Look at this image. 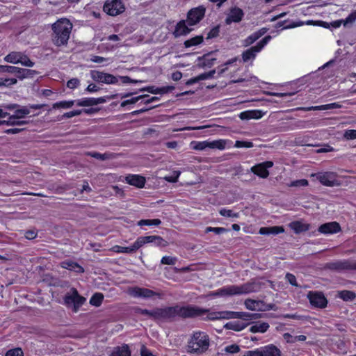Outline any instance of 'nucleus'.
<instances>
[{
  "instance_id": "obj_1",
  "label": "nucleus",
  "mask_w": 356,
  "mask_h": 356,
  "mask_svg": "<svg viewBox=\"0 0 356 356\" xmlns=\"http://www.w3.org/2000/svg\"><path fill=\"white\" fill-rule=\"evenodd\" d=\"M200 310L197 308H188V307H166L164 308H155L154 321H172L176 316L184 318H193L195 315L200 314Z\"/></svg>"
},
{
  "instance_id": "obj_2",
  "label": "nucleus",
  "mask_w": 356,
  "mask_h": 356,
  "mask_svg": "<svg viewBox=\"0 0 356 356\" xmlns=\"http://www.w3.org/2000/svg\"><path fill=\"white\" fill-rule=\"evenodd\" d=\"M209 336L204 332H196L188 341L186 351L189 354L200 355L209 349Z\"/></svg>"
},
{
  "instance_id": "obj_3",
  "label": "nucleus",
  "mask_w": 356,
  "mask_h": 356,
  "mask_svg": "<svg viewBox=\"0 0 356 356\" xmlns=\"http://www.w3.org/2000/svg\"><path fill=\"white\" fill-rule=\"evenodd\" d=\"M72 29V24L67 19H61L54 23L52 25L54 43L58 47L67 44Z\"/></svg>"
},
{
  "instance_id": "obj_4",
  "label": "nucleus",
  "mask_w": 356,
  "mask_h": 356,
  "mask_svg": "<svg viewBox=\"0 0 356 356\" xmlns=\"http://www.w3.org/2000/svg\"><path fill=\"white\" fill-rule=\"evenodd\" d=\"M86 299L80 296L75 288H72L64 297V303L68 307H72L74 312H77L84 304Z\"/></svg>"
},
{
  "instance_id": "obj_5",
  "label": "nucleus",
  "mask_w": 356,
  "mask_h": 356,
  "mask_svg": "<svg viewBox=\"0 0 356 356\" xmlns=\"http://www.w3.org/2000/svg\"><path fill=\"white\" fill-rule=\"evenodd\" d=\"M281 350L275 345L270 344L256 350H248L243 356H281Z\"/></svg>"
},
{
  "instance_id": "obj_6",
  "label": "nucleus",
  "mask_w": 356,
  "mask_h": 356,
  "mask_svg": "<svg viewBox=\"0 0 356 356\" xmlns=\"http://www.w3.org/2000/svg\"><path fill=\"white\" fill-rule=\"evenodd\" d=\"M270 40L271 36L267 35L260 40L257 45L243 51L242 54L243 61L245 63L250 60H253L256 57V54L259 52Z\"/></svg>"
},
{
  "instance_id": "obj_7",
  "label": "nucleus",
  "mask_w": 356,
  "mask_h": 356,
  "mask_svg": "<svg viewBox=\"0 0 356 356\" xmlns=\"http://www.w3.org/2000/svg\"><path fill=\"white\" fill-rule=\"evenodd\" d=\"M325 267L336 271L356 270V261L349 259L339 260L327 263Z\"/></svg>"
},
{
  "instance_id": "obj_8",
  "label": "nucleus",
  "mask_w": 356,
  "mask_h": 356,
  "mask_svg": "<svg viewBox=\"0 0 356 356\" xmlns=\"http://www.w3.org/2000/svg\"><path fill=\"white\" fill-rule=\"evenodd\" d=\"M313 177H316L321 184L326 186L339 185V181L337 179V174L333 172L313 173Z\"/></svg>"
},
{
  "instance_id": "obj_9",
  "label": "nucleus",
  "mask_w": 356,
  "mask_h": 356,
  "mask_svg": "<svg viewBox=\"0 0 356 356\" xmlns=\"http://www.w3.org/2000/svg\"><path fill=\"white\" fill-rule=\"evenodd\" d=\"M128 293L134 298H142L145 299L152 298L154 296L161 297V294L147 288L134 286L129 288Z\"/></svg>"
},
{
  "instance_id": "obj_10",
  "label": "nucleus",
  "mask_w": 356,
  "mask_h": 356,
  "mask_svg": "<svg viewBox=\"0 0 356 356\" xmlns=\"http://www.w3.org/2000/svg\"><path fill=\"white\" fill-rule=\"evenodd\" d=\"M91 78L96 82L104 83L106 84H115L118 81V79L114 75L97 70L90 71Z\"/></svg>"
},
{
  "instance_id": "obj_11",
  "label": "nucleus",
  "mask_w": 356,
  "mask_h": 356,
  "mask_svg": "<svg viewBox=\"0 0 356 356\" xmlns=\"http://www.w3.org/2000/svg\"><path fill=\"white\" fill-rule=\"evenodd\" d=\"M235 295L248 294L257 292L261 289V284L257 282H249L240 286L234 285Z\"/></svg>"
},
{
  "instance_id": "obj_12",
  "label": "nucleus",
  "mask_w": 356,
  "mask_h": 356,
  "mask_svg": "<svg viewBox=\"0 0 356 356\" xmlns=\"http://www.w3.org/2000/svg\"><path fill=\"white\" fill-rule=\"evenodd\" d=\"M104 10L110 15L115 16L124 12V7L121 0L107 1L104 6Z\"/></svg>"
},
{
  "instance_id": "obj_13",
  "label": "nucleus",
  "mask_w": 356,
  "mask_h": 356,
  "mask_svg": "<svg viewBox=\"0 0 356 356\" xmlns=\"http://www.w3.org/2000/svg\"><path fill=\"white\" fill-rule=\"evenodd\" d=\"M206 9L204 6L190 10L187 15V22L189 26H193L200 22L205 15Z\"/></svg>"
},
{
  "instance_id": "obj_14",
  "label": "nucleus",
  "mask_w": 356,
  "mask_h": 356,
  "mask_svg": "<svg viewBox=\"0 0 356 356\" xmlns=\"http://www.w3.org/2000/svg\"><path fill=\"white\" fill-rule=\"evenodd\" d=\"M273 161H267L252 167L251 171L261 178H267L269 175L268 168L273 167Z\"/></svg>"
},
{
  "instance_id": "obj_15",
  "label": "nucleus",
  "mask_w": 356,
  "mask_h": 356,
  "mask_svg": "<svg viewBox=\"0 0 356 356\" xmlns=\"http://www.w3.org/2000/svg\"><path fill=\"white\" fill-rule=\"evenodd\" d=\"M138 240L142 247L145 243H152L159 247H165L168 243L159 236H147L138 237Z\"/></svg>"
},
{
  "instance_id": "obj_16",
  "label": "nucleus",
  "mask_w": 356,
  "mask_h": 356,
  "mask_svg": "<svg viewBox=\"0 0 356 356\" xmlns=\"http://www.w3.org/2000/svg\"><path fill=\"white\" fill-rule=\"evenodd\" d=\"M341 231V226L336 221L324 223L318 227V232L324 234H334Z\"/></svg>"
},
{
  "instance_id": "obj_17",
  "label": "nucleus",
  "mask_w": 356,
  "mask_h": 356,
  "mask_svg": "<svg viewBox=\"0 0 356 356\" xmlns=\"http://www.w3.org/2000/svg\"><path fill=\"white\" fill-rule=\"evenodd\" d=\"M244 16V12L238 7H234L230 9L229 13L225 19L226 24H230L232 22H240Z\"/></svg>"
},
{
  "instance_id": "obj_18",
  "label": "nucleus",
  "mask_w": 356,
  "mask_h": 356,
  "mask_svg": "<svg viewBox=\"0 0 356 356\" xmlns=\"http://www.w3.org/2000/svg\"><path fill=\"white\" fill-rule=\"evenodd\" d=\"M331 349L337 354L345 355L348 352L346 343L341 339H332Z\"/></svg>"
},
{
  "instance_id": "obj_19",
  "label": "nucleus",
  "mask_w": 356,
  "mask_h": 356,
  "mask_svg": "<svg viewBox=\"0 0 356 356\" xmlns=\"http://www.w3.org/2000/svg\"><path fill=\"white\" fill-rule=\"evenodd\" d=\"M327 300L323 292H313V307L324 309L327 305Z\"/></svg>"
},
{
  "instance_id": "obj_20",
  "label": "nucleus",
  "mask_w": 356,
  "mask_h": 356,
  "mask_svg": "<svg viewBox=\"0 0 356 356\" xmlns=\"http://www.w3.org/2000/svg\"><path fill=\"white\" fill-rule=\"evenodd\" d=\"M215 52L216 51H211L204 54L202 56L198 57L197 60L199 63L197 64V66L200 68L211 67L216 58H211L210 56Z\"/></svg>"
},
{
  "instance_id": "obj_21",
  "label": "nucleus",
  "mask_w": 356,
  "mask_h": 356,
  "mask_svg": "<svg viewBox=\"0 0 356 356\" xmlns=\"http://www.w3.org/2000/svg\"><path fill=\"white\" fill-rule=\"evenodd\" d=\"M105 102L106 98L104 97L99 98H83L76 101V104L78 106H91Z\"/></svg>"
},
{
  "instance_id": "obj_22",
  "label": "nucleus",
  "mask_w": 356,
  "mask_h": 356,
  "mask_svg": "<svg viewBox=\"0 0 356 356\" xmlns=\"http://www.w3.org/2000/svg\"><path fill=\"white\" fill-rule=\"evenodd\" d=\"M126 181L138 188H143L145 184V178L138 175H129L125 177Z\"/></svg>"
},
{
  "instance_id": "obj_23",
  "label": "nucleus",
  "mask_w": 356,
  "mask_h": 356,
  "mask_svg": "<svg viewBox=\"0 0 356 356\" xmlns=\"http://www.w3.org/2000/svg\"><path fill=\"white\" fill-rule=\"evenodd\" d=\"M192 30V29H190L186 26L184 20H181L177 24L173 35L175 38H178L181 35H186L188 34Z\"/></svg>"
},
{
  "instance_id": "obj_24",
  "label": "nucleus",
  "mask_w": 356,
  "mask_h": 356,
  "mask_svg": "<svg viewBox=\"0 0 356 356\" xmlns=\"http://www.w3.org/2000/svg\"><path fill=\"white\" fill-rule=\"evenodd\" d=\"M140 248V244L138 238L137 240L130 247L115 245L113 248L115 252L118 253H133L138 250Z\"/></svg>"
},
{
  "instance_id": "obj_25",
  "label": "nucleus",
  "mask_w": 356,
  "mask_h": 356,
  "mask_svg": "<svg viewBox=\"0 0 356 356\" xmlns=\"http://www.w3.org/2000/svg\"><path fill=\"white\" fill-rule=\"evenodd\" d=\"M264 302L263 300H257L248 298L245 300L244 305L245 307L249 310L261 312L260 309L264 308Z\"/></svg>"
},
{
  "instance_id": "obj_26",
  "label": "nucleus",
  "mask_w": 356,
  "mask_h": 356,
  "mask_svg": "<svg viewBox=\"0 0 356 356\" xmlns=\"http://www.w3.org/2000/svg\"><path fill=\"white\" fill-rule=\"evenodd\" d=\"M188 308H197L200 310H201V312H200V314L195 315L194 317L200 316H202V315L207 314V316L206 318H204L205 320H209V321L219 320V312H210L209 309H202V308L195 307V306H194V307L188 306Z\"/></svg>"
},
{
  "instance_id": "obj_27",
  "label": "nucleus",
  "mask_w": 356,
  "mask_h": 356,
  "mask_svg": "<svg viewBox=\"0 0 356 356\" xmlns=\"http://www.w3.org/2000/svg\"><path fill=\"white\" fill-rule=\"evenodd\" d=\"M60 266L63 268L74 270L78 273H82L84 272V269L82 266H81L78 263L72 261H63L61 262Z\"/></svg>"
},
{
  "instance_id": "obj_28",
  "label": "nucleus",
  "mask_w": 356,
  "mask_h": 356,
  "mask_svg": "<svg viewBox=\"0 0 356 356\" xmlns=\"http://www.w3.org/2000/svg\"><path fill=\"white\" fill-rule=\"evenodd\" d=\"M264 115V113L259 110L247 111L241 113L239 117L241 120L259 119Z\"/></svg>"
},
{
  "instance_id": "obj_29",
  "label": "nucleus",
  "mask_w": 356,
  "mask_h": 356,
  "mask_svg": "<svg viewBox=\"0 0 356 356\" xmlns=\"http://www.w3.org/2000/svg\"><path fill=\"white\" fill-rule=\"evenodd\" d=\"M251 323H245V322H240V321H232L227 323L224 327L227 330H232L236 332L241 331L248 327L249 325H250Z\"/></svg>"
},
{
  "instance_id": "obj_30",
  "label": "nucleus",
  "mask_w": 356,
  "mask_h": 356,
  "mask_svg": "<svg viewBox=\"0 0 356 356\" xmlns=\"http://www.w3.org/2000/svg\"><path fill=\"white\" fill-rule=\"evenodd\" d=\"M38 72L35 70H29V69H24V68H18V72L17 74V77L20 80H22L26 78H33L34 76L37 75Z\"/></svg>"
},
{
  "instance_id": "obj_31",
  "label": "nucleus",
  "mask_w": 356,
  "mask_h": 356,
  "mask_svg": "<svg viewBox=\"0 0 356 356\" xmlns=\"http://www.w3.org/2000/svg\"><path fill=\"white\" fill-rule=\"evenodd\" d=\"M111 356H131V351L128 345L115 347Z\"/></svg>"
},
{
  "instance_id": "obj_32",
  "label": "nucleus",
  "mask_w": 356,
  "mask_h": 356,
  "mask_svg": "<svg viewBox=\"0 0 356 356\" xmlns=\"http://www.w3.org/2000/svg\"><path fill=\"white\" fill-rule=\"evenodd\" d=\"M268 328H269V324L268 323L257 322V323H254V325H252L250 327V331L253 333H256V332L264 333L268 330Z\"/></svg>"
},
{
  "instance_id": "obj_33",
  "label": "nucleus",
  "mask_w": 356,
  "mask_h": 356,
  "mask_svg": "<svg viewBox=\"0 0 356 356\" xmlns=\"http://www.w3.org/2000/svg\"><path fill=\"white\" fill-rule=\"evenodd\" d=\"M22 53L21 52H17V51H13L10 54H8L5 58V61L8 63H11L13 64L20 63V61H22Z\"/></svg>"
},
{
  "instance_id": "obj_34",
  "label": "nucleus",
  "mask_w": 356,
  "mask_h": 356,
  "mask_svg": "<svg viewBox=\"0 0 356 356\" xmlns=\"http://www.w3.org/2000/svg\"><path fill=\"white\" fill-rule=\"evenodd\" d=\"M17 119H20L15 115H10L8 120H6V125L8 126H22L27 124L29 123L28 121L26 120H17Z\"/></svg>"
},
{
  "instance_id": "obj_35",
  "label": "nucleus",
  "mask_w": 356,
  "mask_h": 356,
  "mask_svg": "<svg viewBox=\"0 0 356 356\" xmlns=\"http://www.w3.org/2000/svg\"><path fill=\"white\" fill-rule=\"evenodd\" d=\"M339 297L344 301H351L356 298V293L352 291L343 290L339 292Z\"/></svg>"
},
{
  "instance_id": "obj_36",
  "label": "nucleus",
  "mask_w": 356,
  "mask_h": 356,
  "mask_svg": "<svg viewBox=\"0 0 356 356\" xmlns=\"http://www.w3.org/2000/svg\"><path fill=\"white\" fill-rule=\"evenodd\" d=\"M204 38L202 35H197L193 37L189 40H187L184 42V44L185 47L188 48L192 46H196L201 44L203 42Z\"/></svg>"
},
{
  "instance_id": "obj_37",
  "label": "nucleus",
  "mask_w": 356,
  "mask_h": 356,
  "mask_svg": "<svg viewBox=\"0 0 356 356\" xmlns=\"http://www.w3.org/2000/svg\"><path fill=\"white\" fill-rule=\"evenodd\" d=\"M283 337L287 343H293L299 341H305L306 339L305 335L292 336L289 333H284Z\"/></svg>"
},
{
  "instance_id": "obj_38",
  "label": "nucleus",
  "mask_w": 356,
  "mask_h": 356,
  "mask_svg": "<svg viewBox=\"0 0 356 356\" xmlns=\"http://www.w3.org/2000/svg\"><path fill=\"white\" fill-rule=\"evenodd\" d=\"M104 300V296L101 293H95L90 300V304L95 306L99 307Z\"/></svg>"
},
{
  "instance_id": "obj_39",
  "label": "nucleus",
  "mask_w": 356,
  "mask_h": 356,
  "mask_svg": "<svg viewBox=\"0 0 356 356\" xmlns=\"http://www.w3.org/2000/svg\"><path fill=\"white\" fill-rule=\"evenodd\" d=\"M76 101L72 100V101H61L59 102H56L53 104L52 107L53 108H70L72 107V106L74 104Z\"/></svg>"
},
{
  "instance_id": "obj_40",
  "label": "nucleus",
  "mask_w": 356,
  "mask_h": 356,
  "mask_svg": "<svg viewBox=\"0 0 356 356\" xmlns=\"http://www.w3.org/2000/svg\"><path fill=\"white\" fill-rule=\"evenodd\" d=\"M226 141L225 140H217L209 142V147L211 149H224Z\"/></svg>"
},
{
  "instance_id": "obj_41",
  "label": "nucleus",
  "mask_w": 356,
  "mask_h": 356,
  "mask_svg": "<svg viewBox=\"0 0 356 356\" xmlns=\"http://www.w3.org/2000/svg\"><path fill=\"white\" fill-rule=\"evenodd\" d=\"M234 285L225 287L219 289L217 291V293L218 296H233L235 295V293H234Z\"/></svg>"
},
{
  "instance_id": "obj_42",
  "label": "nucleus",
  "mask_w": 356,
  "mask_h": 356,
  "mask_svg": "<svg viewBox=\"0 0 356 356\" xmlns=\"http://www.w3.org/2000/svg\"><path fill=\"white\" fill-rule=\"evenodd\" d=\"M149 97L148 95H140V96H138V97H133L130 99H127V100H125V101H123L122 103H121V106L122 107H124L129 104H136V102H138L139 100L142 99H146Z\"/></svg>"
},
{
  "instance_id": "obj_43",
  "label": "nucleus",
  "mask_w": 356,
  "mask_h": 356,
  "mask_svg": "<svg viewBox=\"0 0 356 356\" xmlns=\"http://www.w3.org/2000/svg\"><path fill=\"white\" fill-rule=\"evenodd\" d=\"M231 318H236V312H232V311L219 312V320L220 319H231Z\"/></svg>"
},
{
  "instance_id": "obj_44",
  "label": "nucleus",
  "mask_w": 356,
  "mask_h": 356,
  "mask_svg": "<svg viewBox=\"0 0 356 356\" xmlns=\"http://www.w3.org/2000/svg\"><path fill=\"white\" fill-rule=\"evenodd\" d=\"M161 223V221L160 219H152V220L147 219V220H140L138 222V225L139 226H143V225H148V226L155 225V226H158Z\"/></svg>"
},
{
  "instance_id": "obj_45",
  "label": "nucleus",
  "mask_w": 356,
  "mask_h": 356,
  "mask_svg": "<svg viewBox=\"0 0 356 356\" xmlns=\"http://www.w3.org/2000/svg\"><path fill=\"white\" fill-rule=\"evenodd\" d=\"M340 106L337 103H331L327 104H324L321 106H313V111H321V110H328L332 109L335 108H339Z\"/></svg>"
},
{
  "instance_id": "obj_46",
  "label": "nucleus",
  "mask_w": 356,
  "mask_h": 356,
  "mask_svg": "<svg viewBox=\"0 0 356 356\" xmlns=\"http://www.w3.org/2000/svg\"><path fill=\"white\" fill-rule=\"evenodd\" d=\"M286 22V21H282V22H277L275 25V28H280L282 26H284V29H290V28H294L296 26H301L304 24L303 22H298L296 24L293 23L291 24L285 25Z\"/></svg>"
},
{
  "instance_id": "obj_47",
  "label": "nucleus",
  "mask_w": 356,
  "mask_h": 356,
  "mask_svg": "<svg viewBox=\"0 0 356 356\" xmlns=\"http://www.w3.org/2000/svg\"><path fill=\"white\" fill-rule=\"evenodd\" d=\"M193 148L196 150H204L209 147V141L193 142L191 143Z\"/></svg>"
},
{
  "instance_id": "obj_48",
  "label": "nucleus",
  "mask_w": 356,
  "mask_h": 356,
  "mask_svg": "<svg viewBox=\"0 0 356 356\" xmlns=\"http://www.w3.org/2000/svg\"><path fill=\"white\" fill-rule=\"evenodd\" d=\"M229 229L224 227H207L205 229V233H208L210 232H214L216 234H221L228 232Z\"/></svg>"
},
{
  "instance_id": "obj_49",
  "label": "nucleus",
  "mask_w": 356,
  "mask_h": 356,
  "mask_svg": "<svg viewBox=\"0 0 356 356\" xmlns=\"http://www.w3.org/2000/svg\"><path fill=\"white\" fill-rule=\"evenodd\" d=\"M29 113L30 110L26 106H23L21 108H18L15 112V115L19 117V118H23L24 116L29 115Z\"/></svg>"
},
{
  "instance_id": "obj_50",
  "label": "nucleus",
  "mask_w": 356,
  "mask_h": 356,
  "mask_svg": "<svg viewBox=\"0 0 356 356\" xmlns=\"http://www.w3.org/2000/svg\"><path fill=\"white\" fill-rule=\"evenodd\" d=\"M236 318L241 319L245 323H250L251 321L250 313L236 312Z\"/></svg>"
},
{
  "instance_id": "obj_51",
  "label": "nucleus",
  "mask_w": 356,
  "mask_h": 356,
  "mask_svg": "<svg viewBox=\"0 0 356 356\" xmlns=\"http://www.w3.org/2000/svg\"><path fill=\"white\" fill-rule=\"evenodd\" d=\"M5 356H24V353L20 348H16L8 350Z\"/></svg>"
},
{
  "instance_id": "obj_52",
  "label": "nucleus",
  "mask_w": 356,
  "mask_h": 356,
  "mask_svg": "<svg viewBox=\"0 0 356 356\" xmlns=\"http://www.w3.org/2000/svg\"><path fill=\"white\" fill-rule=\"evenodd\" d=\"M89 155H90L92 157H93L95 159H99L101 161H104V160L110 159V154H106V153L100 154L98 152H92V153H90Z\"/></svg>"
},
{
  "instance_id": "obj_53",
  "label": "nucleus",
  "mask_w": 356,
  "mask_h": 356,
  "mask_svg": "<svg viewBox=\"0 0 356 356\" xmlns=\"http://www.w3.org/2000/svg\"><path fill=\"white\" fill-rule=\"evenodd\" d=\"M259 39L257 34L255 33H252L250 36H248L245 40L243 45L245 47H248L249 45H251L253 44L255 41H257Z\"/></svg>"
},
{
  "instance_id": "obj_54",
  "label": "nucleus",
  "mask_w": 356,
  "mask_h": 356,
  "mask_svg": "<svg viewBox=\"0 0 356 356\" xmlns=\"http://www.w3.org/2000/svg\"><path fill=\"white\" fill-rule=\"evenodd\" d=\"M220 32V26L213 27L207 34V39H211L218 36Z\"/></svg>"
},
{
  "instance_id": "obj_55",
  "label": "nucleus",
  "mask_w": 356,
  "mask_h": 356,
  "mask_svg": "<svg viewBox=\"0 0 356 356\" xmlns=\"http://www.w3.org/2000/svg\"><path fill=\"white\" fill-rule=\"evenodd\" d=\"M356 20V10L353 11L348 15V16L343 19V26H346L348 24L353 23Z\"/></svg>"
},
{
  "instance_id": "obj_56",
  "label": "nucleus",
  "mask_w": 356,
  "mask_h": 356,
  "mask_svg": "<svg viewBox=\"0 0 356 356\" xmlns=\"http://www.w3.org/2000/svg\"><path fill=\"white\" fill-rule=\"evenodd\" d=\"M177 258L172 257L170 256H165L162 258L161 262L162 264H167V265H175L177 262Z\"/></svg>"
},
{
  "instance_id": "obj_57",
  "label": "nucleus",
  "mask_w": 356,
  "mask_h": 356,
  "mask_svg": "<svg viewBox=\"0 0 356 356\" xmlns=\"http://www.w3.org/2000/svg\"><path fill=\"white\" fill-rule=\"evenodd\" d=\"M234 147L241 148V147H246L250 148L253 147V143L250 141H241L236 140L234 145Z\"/></svg>"
},
{
  "instance_id": "obj_58",
  "label": "nucleus",
  "mask_w": 356,
  "mask_h": 356,
  "mask_svg": "<svg viewBox=\"0 0 356 356\" xmlns=\"http://www.w3.org/2000/svg\"><path fill=\"white\" fill-rule=\"evenodd\" d=\"M80 84V81L79 79L77 78H73V79H70L67 82V87L70 88V89H74L76 88H77Z\"/></svg>"
},
{
  "instance_id": "obj_59",
  "label": "nucleus",
  "mask_w": 356,
  "mask_h": 356,
  "mask_svg": "<svg viewBox=\"0 0 356 356\" xmlns=\"http://www.w3.org/2000/svg\"><path fill=\"white\" fill-rule=\"evenodd\" d=\"M18 68L17 67L15 66H10V65H3V70L2 72H7L10 74H15L17 75L18 72Z\"/></svg>"
},
{
  "instance_id": "obj_60",
  "label": "nucleus",
  "mask_w": 356,
  "mask_h": 356,
  "mask_svg": "<svg viewBox=\"0 0 356 356\" xmlns=\"http://www.w3.org/2000/svg\"><path fill=\"white\" fill-rule=\"evenodd\" d=\"M344 138H346L347 140L356 139V130L355 129L346 130L344 133Z\"/></svg>"
},
{
  "instance_id": "obj_61",
  "label": "nucleus",
  "mask_w": 356,
  "mask_h": 356,
  "mask_svg": "<svg viewBox=\"0 0 356 356\" xmlns=\"http://www.w3.org/2000/svg\"><path fill=\"white\" fill-rule=\"evenodd\" d=\"M225 351L229 353H236L240 351V347L237 344H232L225 347Z\"/></svg>"
},
{
  "instance_id": "obj_62",
  "label": "nucleus",
  "mask_w": 356,
  "mask_h": 356,
  "mask_svg": "<svg viewBox=\"0 0 356 356\" xmlns=\"http://www.w3.org/2000/svg\"><path fill=\"white\" fill-rule=\"evenodd\" d=\"M81 113H82V110L72 111H70V112L64 113L62 115L61 118H72L74 116L79 115L81 114Z\"/></svg>"
},
{
  "instance_id": "obj_63",
  "label": "nucleus",
  "mask_w": 356,
  "mask_h": 356,
  "mask_svg": "<svg viewBox=\"0 0 356 356\" xmlns=\"http://www.w3.org/2000/svg\"><path fill=\"white\" fill-rule=\"evenodd\" d=\"M22 61H20V63L22 65L26 66V67H33L34 65V63L33 61H31L27 56L22 54Z\"/></svg>"
},
{
  "instance_id": "obj_64",
  "label": "nucleus",
  "mask_w": 356,
  "mask_h": 356,
  "mask_svg": "<svg viewBox=\"0 0 356 356\" xmlns=\"http://www.w3.org/2000/svg\"><path fill=\"white\" fill-rule=\"evenodd\" d=\"M220 213L221 216H226V217H234V218H237L238 217V213H234L233 211L232 210H229V209H222L220 211Z\"/></svg>"
}]
</instances>
